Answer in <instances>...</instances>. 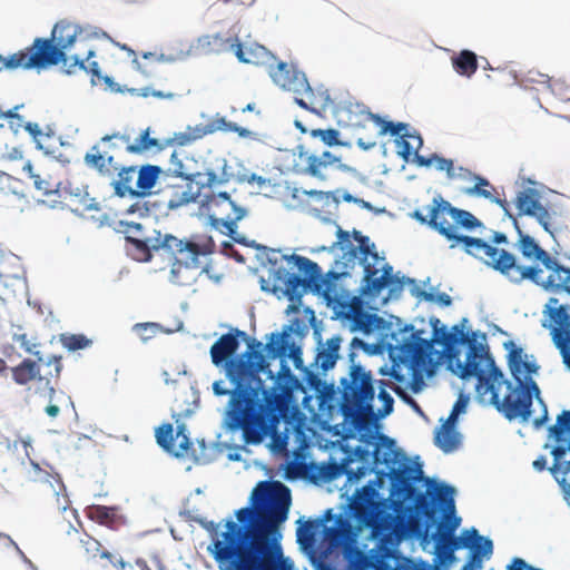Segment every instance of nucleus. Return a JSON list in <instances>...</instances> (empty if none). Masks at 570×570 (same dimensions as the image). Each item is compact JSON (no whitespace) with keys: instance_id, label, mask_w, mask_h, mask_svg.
Returning <instances> with one entry per match:
<instances>
[{"instance_id":"1","label":"nucleus","mask_w":570,"mask_h":570,"mask_svg":"<svg viewBox=\"0 0 570 570\" xmlns=\"http://www.w3.org/2000/svg\"><path fill=\"white\" fill-rule=\"evenodd\" d=\"M358 460L363 465L362 476L376 473V479L370 480L367 487L383 514L391 518L392 512H395L406 520L413 519L417 522L414 534L422 551L435 553L446 537L461 525L462 518L455 502L459 490L454 484L432 475V492L416 487L411 494L406 489L409 480L400 472H392L389 490L393 499L389 500L383 493L386 484L384 480H379L384 471L376 470L382 463L380 455L365 449Z\"/></svg>"},{"instance_id":"2","label":"nucleus","mask_w":570,"mask_h":570,"mask_svg":"<svg viewBox=\"0 0 570 570\" xmlns=\"http://www.w3.org/2000/svg\"><path fill=\"white\" fill-rule=\"evenodd\" d=\"M282 259L286 261L288 268L281 266V269L272 274L275 275V283H283L284 288L277 295V299H287L289 304L285 308V314H296L303 307V297L312 294L317 297H325L322 289V267L314 261L297 255L295 253L284 254Z\"/></svg>"},{"instance_id":"3","label":"nucleus","mask_w":570,"mask_h":570,"mask_svg":"<svg viewBox=\"0 0 570 570\" xmlns=\"http://www.w3.org/2000/svg\"><path fill=\"white\" fill-rule=\"evenodd\" d=\"M524 281L546 293H570V266L561 263L546 249L539 257L538 264H522L515 255L509 282L520 285Z\"/></svg>"},{"instance_id":"4","label":"nucleus","mask_w":570,"mask_h":570,"mask_svg":"<svg viewBox=\"0 0 570 570\" xmlns=\"http://www.w3.org/2000/svg\"><path fill=\"white\" fill-rule=\"evenodd\" d=\"M524 281L546 293H570V266L561 263L546 249L539 257L538 264H522L515 255L509 282L520 285Z\"/></svg>"},{"instance_id":"5","label":"nucleus","mask_w":570,"mask_h":570,"mask_svg":"<svg viewBox=\"0 0 570 570\" xmlns=\"http://www.w3.org/2000/svg\"><path fill=\"white\" fill-rule=\"evenodd\" d=\"M248 57L246 63L268 65L267 72L273 83L284 91H291L297 95L306 94L309 98L315 92L307 76L298 69L294 62L277 60L276 56L265 46L256 43L247 48Z\"/></svg>"},{"instance_id":"6","label":"nucleus","mask_w":570,"mask_h":570,"mask_svg":"<svg viewBox=\"0 0 570 570\" xmlns=\"http://www.w3.org/2000/svg\"><path fill=\"white\" fill-rule=\"evenodd\" d=\"M452 236L454 239L453 243L450 244V248L459 247L466 255L482 261L485 266L499 273L508 281L511 278V269L515 261V254L504 248L490 246V243L485 238L456 234Z\"/></svg>"},{"instance_id":"7","label":"nucleus","mask_w":570,"mask_h":570,"mask_svg":"<svg viewBox=\"0 0 570 570\" xmlns=\"http://www.w3.org/2000/svg\"><path fill=\"white\" fill-rule=\"evenodd\" d=\"M82 33V27L72 23L67 19L57 21L48 37H37V53H41L48 69L58 66L76 45L78 37Z\"/></svg>"},{"instance_id":"8","label":"nucleus","mask_w":570,"mask_h":570,"mask_svg":"<svg viewBox=\"0 0 570 570\" xmlns=\"http://www.w3.org/2000/svg\"><path fill=\"white\" fill-rule=\"evenodd\" d=\"M424 334H417L413 345L405 353L409 355L406 363L407 376L401 374L399 382L406 384L413 394H420L425 389V380L435 375V368L431 361L433 340L424 337Z\"/></svg>"},{"instance_id":"9","label":"nucleus","mask_w":570,"mask_h":570,"mask_svg":"<svg viewBox=\"0 0 570 570\" xmlns=\"http://www.w3.org/2000/svg\"><path fill=\"white\" fill-rule=\"evenodd\" d=\"M228 327L227 333L222 334L209 347V356L215 367L225 371V377L237 389V352L239 345L247 337V333L228 324H220Z\"/></svg>"},{"instance_id":"10","label":"nucleus","mask_w":570,"mask_h":570,"mask_svg":"<svg viewBox=\"0 0 570 570\" xmlns=\"http://www.w3.org/2000/svg\"><path fill=\"white\" fill-rule=\"evenodd\" d=\"M307 334V324L299 317H293L286 324H283L281 331L265 334L264 340L279 338V357L291 360L294 367L303 371L306 376L307 366L304 365L303 340Z\"/></svg>"},{"instance_id":"11","label":"nucleus","mask_w":570,"mask_h":570,"mask_svg":"<svg viewBox=\"0 0 570 570\" xmlns=\"http://www.w3.org/2000/svg\"><path fill=\"white\" fill-rule=\"evenodd\" d=\"M375 283L377 284L376 286L360 294L362 307L370 309L372 316H375L379 312V306L375 304V301L381 296L383 291H386V295L381 297V305L385 306L390 302L399 301L405 287L409 288L410 295L416 298L417 293H414L413 289L419 291L420 287L417 279L406 276L400 271L396 272V276H392L383 283H379V281H375Z\"/></svg>"},{"instance_id":"12","label":"nucleus","mask_w":570,"mask_h":570,"mask_svg":"<svg viewBox=\"0 0 570 570\" xmlns=\"http://www.w3.org/2000/svg\"><path fill=\"white\" fill-rule=\"evenodd\" d=\"M292 508V489L285 483H279L276 489V504L274 514L276 517V527L266 535V540L271 546V552L274 558L281 559L285 570H298L291 557L283 553V524L289 518Z\"/></svg>"},{"instance_id":"13","label":"nucleus","mask_w":570,"mask_h":570,"mask_svg":"<svg viewBox=\"0 0 570 570\" xmlns=\"http://www.w3.org/2000/svg\"><path fill=\"white\" fill-rule=\"evenodd\" d=\"M334 262L326 273L322 272V289L325 292V297H320L326 307L336 309L341 305V297L348 299L351 303L362 307V298L358 294V287L348 289L345 287L344 282L352 277L348 271H337Z\"/></svg>"},{"instance_id":"14","label":"nucleus","mask_w":570,"mask_h":570,"mask_svg":"<svg viewBox=\"0 0 570 570\" xmlns=\"http://www.w3.org/2000/svg\"><path fill=\"white\" fill-rule=\"evenodd\" d=\"M127 244L131 245L140 254L138 258L141 263H151L154 253L164 252L170 259L178 258L175 252L177 237L170 233L163 234L160 229L154 228L150 237H136L128 233L125 235Z\"/></svg>"},{"instance_id":"15","label":"nucleus","mask_w":570,"mask_h":570,"mask_svg":"<svg viewBox=\"0 0 570 570\" xmlns=\"http://www.w3.org/2000/svg\"><path fill=\"white\" fill-rule=\"evenodd\" d=\"M127 244L131 245L140 254L138 258L141 263H151L154 253L164 252L170 259L178 258L175 252L177 237L170 233L163 234L160 229L154 228L150 237H136L128 233L125 235Z\"/></svg>"},{"instance_id":"16","label":"nucleus","mask_w":570,"mask_h":570,"mask_svg":"<svg viewBox=\"0 0 570 570\" xmlns=\"http://www.w3.org/2000/svg\"><path fill=\"white\" fill-rule=\"evenodd\" d=\"M360 114L368 115V119L374 124L375 127L379 128V137H383L386 135L393 137V141L396 146L397 157H400L405 164H412V157H414L419 150L414 148L409 140L405 139L404 136L407 134L406 125L404 121L391 120L387 116L374 114L368 109H364L360 111Z\"/></svg>"},{"instance_id":"17","label":"nucleus","mask_w":570,"mask_h":570,"mask_svg":"<svg viewBox=\"0 0 570 570\" xmlns=\"http://www.w3.org/2000/svg\"><path fill=\"white\" fill-rule=\"evenodd\" d=\"M342 342V335L334 334L322 345H315L313 362L306 368V381L308 383L320 382L336 366L342 357L340 354Z\"/></svg>"},{"instance_id":"18","label":"nucleus","mask_w":570,"mask_h":570,"mask_svg":"<svg viewBox=\"0 0 570 570\" xmlns=\"http://www.w3.org/2000/svg\"><path fill=\"white\" fill-rule=\"evenodd\" d=\"M509 383L513 382L508 380L504 373L476 380L474 401L482 406H492L502 414L510 400Z\"/></svg>"},{"instance_id":"19","label":"nucleus","mask_w":570,"mask_h":570,"mask_svg":"<svg viewBox=\"0 0 570 570\" xmlns=\"http://www.w3.org/2000/svg\"><path fill=\"white\" fill-rule=\"evenodd\" d=\"M474 335L476 336V345L468 351V361L470 363L468 373L475 380L503 374L502 368L497 365L495 358L490 351L487 333L475 330Z\"/></svg>"},{"instance_id":"20","label":"nucleus","mask_w":570,"mask_h":570,"mask_svg":"<svg viewBox=\"0 0 570 570\" xmlns=\"http://www.w3.org/2000/svg\"><path fill=\"white\" fill-rule=\"evenodd\" d=\"M541 326L550 331L551 341L570 343V305L559 304V299L550 296L542 309Z\"/></svg>"},{"instance_id":"21","label":"nucleus","mask_w":570,"mask_h":570,"mask_svg":"<svg viewBox=\"0 0 570 570\" xmlns=\"http://www.w3.org/2000/svg\"><path fill=\"white\" fill-rule=\"evenodd\" d=\"M478 228H485L484 224L471 212L453 206L444 199L443 217L440 236L450 244L453 243V234L463 235L460 229L473 233Z\"/></svg>"},{"instance_id":"22","label":"nucleus","mask_w":570,"mask_h":570,"mask_svg":"<svg viewBox=\"0 0 570 570\" xmlns=\"http://www.w3.org/2000/svg\"><path fill=\"white\" fill-rule=\"evenodd\" d=\"M372 317L380 335L394 341L403 353H406L409 347L413 345V341L417 334L426 333L424 328H417L413 323L405 322L403 318L393 314H391L389 318L377 315Z\"/></svg>"},{"instance_id":"23","label":"nucleus","mask_w":570,"mask_h":570,"mask_svg":"<svg viewBox=\"0 0 570 570\" xmlns=\"http://www.w3.org/2000/svg\"><path fill=\"white\" fill-rule=\"evenodd\" d=\"M340 386L342 396L348 400L351 404V409H347L346 405L342 407L344 414L345 412L370 413L374 411L377 383H367L365 384L366 389L362 390V386L354 384L348 377L343 376L340 379Z\"/></svg>"},{"instance_id":"24","label":"nucleus","mask_w":570,"mask_h":570,"mask_svg":"<svg viewBox=\"0 0 570 570\" xmlns=\"http://www.w3.org/2000/svg\"><path fill=\"white\" fill-rule=\"evenodd\" d=\"M442 347L446 348V355L444 360V368L451 375L461 380L462 383H468L472 380V375L468 373V351L474 348L476 345V336L473 334L470 337V342H456V343H440Z\"/></svg>"},{"instance_id":"25","label":"nucleus","mask_w":570,"mask_h":570,"mask_svg":"<svg viewBox=\"0 0 570 570\" xmlns=\"http://www.w3.org/2000/svg\"><path fill=\"white\" fill-rule=\"evenodd\" d=\"M278 341L279 338H273L271 341L265 340V343H263L247 334L245 341L242 342L246 345V350L240 352L237 357V389L245 383L247 368L267 356L272 348H278Z\"/></svg>"},{"instance_id":"26","label":"nucleus","mask_w":570,"mask_h":570,"mask_svg":"<svg viewBox=\"0 0 570 570\" xmlns=\"http://www.w3.org/2000/svg\"><path fill=\"white\" fill-rule=\"evenodd\" d=\"M0 72L22 70H35L37 73L49 70L41 53H37L36 39L32 43L16 53L3 56L0 53Z\"/></svg>"},{"instance_id":"27","label":"nucleus","mask_w":570,"mask_h":570,"mask_svg":"<svg viewBox=\"0 0 570 570\" xmlns=\"http://www.w3.org/2000/svg\"><path fill=\"white\" fill-rule=\"evenodd\" d=\"M547 438L542 448L550 454L570 453V409H563L556 416V423L548 426Z\"/></svg>"},{"instance_id":"28","label":"nucleus","mask_w":570,"mask_h":570,"mask_svg":"<svg viewBox=\"0 0 570 570\" xmlns=\"http://www.w3.org/2000/svg\"><path fill=\"white\" fill-rule=\"evenodd\" d=\"M463 546L471 549L472 564L475 570H482L483 562L493 554V540L489 535L480 534L475 527L464 528L461 531Z\"/></svg>"},{"instance_id":"29","label":"nucleus","mask_w":570,"mask_h":570,"mask_svg":"<svg viewBox=\"0 0 570 570\" xmlns=\"http://www.w3.org/2000/svg\"><path fill=\"white\" fill-rule=\"evenodd\" d=\"M164 168L155 164H142L137 166V179L135 187V199H146L153 195H159L161 188L155 189L159 184Z\"/></svg>"},{"instance_id":"30","label":"nucleus","mask_w":570,"mask_h":570,"mask_svg":"<svg viewBox=\"0 0 570 570\" xmlns=\"http://www.w3.org/2000/svg\"><path fill=\"white\" fill-rule=\"evenodd\" d=\"M212 389L215 396L220 397L229 395V400L223 414L222 428L227 433L235 434L240 428V401H235V394L226 387L223 380H216L213 383Z\"/></svg>"},{"instance_id":"31","label":"nucleus","mask_w":570,"mask_h":570,"mask_svg":"<svg viewBox=\"0 0 570 570\" xmlns=\"http://www.w3.org/2000/svg\"><path fill=\"white\" fill-rule=\"evenodd\" d=\"M341 156H336L330 150H324L321 156L315 154H311L307 156V165L302 167L298 163L294 161L291 170L294 174H304L308 175L313 178H316L321 181H325L327 179V175L323 173L322 168H327L328 166H333L334 164H340Z\"/></svg>"},{"instance_id":"32","label":"nucleus","mask_w":570,"mask_h":570,"mask_svg":"<svg viewBox=\"0 0 570 570\" xmlns=\"http://www.w3.org/2000/svg\"><path fill=\"white\" fill-rule=\"evenodd\" d=\"M279 357V348H272L269 354L262 358L258 362H255L249 368H247L245 382L249 384L255 382L258 390L263 392L264 395L271 393V387L265 384V381L258 376V374H263L267 380L276 382L278 376L271 368L273 361Z\"/></svg>"},{"instance_id":"33","label":"nucleus","mask_w":570,"mask_h":570,"mask_svg":"<svg viewBox=\"0 0 570 570\" xmlns=\"http://www.w3.org/2000/svg\"><path fill=\"white\" fill-rule=\"evenodd\" d=\"M244 552L253 559L250 570H274L275 560L267 540L255 541L253 534L245 537Z\"/></svg>"},{"instance_id":"34","label":"nucleus","mask_w":570,"mask_h":570,"mask_svg":"<svg viewBox=\"0 0 570 570\" xmlns=\"http://www.w3.org/2000/svg\"><path fill=\"white\" fill-rule=\"evenodd\" d=\"M443 206L444 198L441 194H436L431 203L425 206L428 212L426 215L423 214L420 207L414 208L407 215L410 218L415 220L421 226H425L433 232H436L440 235L442 217H443Z\"/></svg>"},{"instance_id":"35","label":"nucleus","mask_w":570,"mask_h":570,"mask_svg":"<svg viewBox=\"0 0 570 570\" xmlns=\"http://www.w3.org/2000/svg\"><path fill=\"white\" fill-rule=\"evenodd\" d=\"M512 399L509 400L502 415L509 422L518 420L521 424H528L533 419V402L530 397L519 393H509Z\"/></svg>"},{"instance_id":"36","label":"nucleus","mask_w":570,"mask_h":570,"mask_svg":"<svg viewBox=\"0 0 570 570\" xmlns=\"http://www.w3.org/2000/svg\"><path fill=\"white\" fill-rule=\"evenodd\" d=\"M550 455L552 458V465L549 468V473L560 487L563 500L570 505V453H554Z\"/></svg>"},{"instance_id":"37","label":"nucleus","mask_w":570,"mask_h":570,"mask_svg":"<svg viewBox=\"0 0 570 570\" xmlns=\"http://www.w3.org/2000/svg\"><path fill=\"white\" fill-rule=\"evenodd\" d=\"M513 204L518 209V217H531L543 205L541 203V193L532 187H527L517 193Z\"/></svg>"},{"instance_id":"38","label":"nucleus","mask_w":570,"mask_h":570,"mask_svg":"<svg viewBox=\"0 0 570 570\" xmlns=\"http://www.w3.org/2000/svg\"><path fill=\"white\" fill-rule=\"evenodd\" d=\"M463 434L460 430H452L445 426H436L433 431V443L444 454L456 451L463 442Z\"/></svg>"},{"instance_id":"39","label":"nucleus","mask_w":570,"mask_h":570,"mask_svg":"<svg viewBox=\"0 0 570 570\" xmlns=\"http://www.w3.org/2000/svg\"><path fill=\"white\" fill-rule=\"evenodd\" d=\"M137 170V165L122 166L118 170V179H112L110 186L114 189V196L118 198L129 197L135 199V187L131 186L132 174Z\"/></svg>"},{"instance_id":"40","label":"nucleus","mask_w":570,"mask_h":570,"mask_svg":"<svg viewBox=\"0 0 570 570\" xmlns=\"http://www.w3.org/2000/svg\"><path fill=\"white\" fill-rule=\"evenodd\" d=\"M11 372L13 381L19 385H26L33 380L42 382L46 379L41 375L38 363L31 358L22 360Z\"/></svg>"},{"instance_id":"41","label":"nucleus","mask_w":570,"mask_h":570,"mask_svg":"<svg viewBox=\"0 0 570 570\" xmlns=\"http://www.w3.org/2000/svg\"><path fill=\"white\" fill-rule=\"evenodd\" d=\"M453 69L463 77H472L479 67V56L469 49H463L451 58Z\"/></svg>"},{"instance_id":"42","label":"nucleus","mask_w":570,"mask_h":570,"mask_svg":"<svg viewBox=\"0 0 570 570\" xmlns=\"http://www.w3.org/2000/svg\"><path fill=\"white\" fill-rule=\"evenodd\" d=\"M513 248L521 254L523 259L531 264H538V259L544 250L539 240L530 234L521 235L520 238H517Z\"/></svg>"},{"instance_id":"43","label":"nucleus","mask_w":570,"mask_h":570,"mask_svg":"<svg viewBox=\"0 0 570 570\" xmlns=\"http://www.w3.org/2000/svg\"><path fill=\"white\" fill-rule=\"evenodd\" d=\"M118 505H92V518L110 528H117L126 522V517L119 512Z\"/></svg>"},{"instance_id":"44","label":"nucleus","mask_w":570,"mask_h":570,"mask_svg":"<svg viewBox=\"0 0 570 570\" xmlns=\"http://www.w3.org/2000/svg\"><path fill=\"white\" fill-rule=\"evenodd\" d=\"M396 276V272L394 273L393 266L390 263H384L380 269L371 268L370 271H365L362 274V279L358 286V294L366 292L368 288L376 286L379 283H383L387 278Z\"/></svg>"},{"instance_id":"45","label":"nucleus","mask_w":570,"mask_h":570,"mask_svg":"<svg viewBox=\"0 0 570 570\" xmlns=\"http://www.w3.org/2000/svg\"><path fill=\"white\" fill-rule=\"evenodd\" d=\"M266 481H258L248 495L247 504L245 507L234 510L233 515H230L233 518L234 523H237L244 528L243 537H249L252 534V519L249 517V510L254 509L256 504L255 492L257 488L264 485Z\"/></svg>"},{"instance_id":"46","label":"nucleus","mask_w":570,"mask_h":570,"mask_svg":"<svg viewBox=\"0 0 570 570\" xmlns=\"http://www.w3.org/2000/svg\"><path fill=\"white\" fill-rule=\"evenodd\" d=\"M194 216L198 219H204L205 227H209L212 230L219 232L229 237L234 234L235 229H238V225L233 224V219L229 215L226 217H217L214 213L204 215L203 212H198L195 213Z\"/></svg>"},{"instance_id":"47","label":"nucleus","mask_w":570,"mask_h":570,"mask_svg":"<svg viewBox=\"0 0 570 570\" xmlns=\"http://www.w3.org/2000/svg\"><path fill=\"white\" fill-rule=\"evenodd\" d=\"M413 291L417 293L416 299L419 303L426 302L441 308L450 307L453 303V298L448 293L440 291V284L430 286L429 289H424L420 286L419 291Z\"/></svg>"},{"instance_id":"48","label":"nucleus","mask_w":570,"mask_h":570,"mask_svg":"<svg viewBox=\"0 0 570 570\" xmlns=\"http://www.w3.org/2000/svg\"><path fill=\"white\" fill-rule=\"evenodd\" d=\"M222 165L218 167L219 174L213 167H206L204 174L206 175V184L209 189L217 186H225L234 178V173L230 170L228 163L225 158L220 159Z\"/></svg>"},{"instance_id":"49","label":"nucleus","mask_w":570,"mask_h":570,"mask_svg":"<svg viewBox=\"0 0 570 570\" xmlns=\"http://www.w3.org/2000/svg\"><path fill=\"white\" fill-rule=\"evenodd\" d=\"M513 370V374H510L511 379L515 383H520L529 377L538 376L540 365L533 354H527V357H522V362L517 363Z\"/></svg>"},{"instance_id":"50","label":"nucleus","mask_w":570,"mask_h":570,"mask_svg":"<svg viewBox=\"0 0 570 570\" xmlns=\"http://www.w3.org/2000/svg\"><path fill=\"white\" fill-rule=\"evenodd\" d=\"M153 132L150 127L142 129L131 144L126 146V151L131 155H144L148 151L155 153V137H151Z\"/></svg>"},{"instance_id":"51","label":"nucleus","mask_w":570,"mask_h":570,"mask_svg":"<svg viewBox=\"0 0 570 570\" xmlns=\"http://www.w3.org/2000/svg\"><path fill=\"white\" fill-rule=\"evenodd\" d=\"M519 391L524 396H528L530 400L537 402V404H541L543 401V397L541 396V389L532 377H529L520 383H509L508 393H519Z\"/></svg>"},{"instance_id":"52","label":"nucleus","mask_w":570,"mask_h":570,"mask_svg":"<svg viewBox=\"0 0 570 570\" xmlns=\"http://www.w3.org/2000/svg\"><path fill=\"white\" fill-rule=\"evenodd\" d=\"M156 444L166 453L174 451L176 436L171 423L163 422L155 428Z\"/></svg>"},{"instance_id":"53","label":"nucleus","mask_w":570,"mask_h":570,"mask_svg":"<svg viewBox=\"0 0 570 570\" xmlns=\"http://www.w3.org/2000/svg\"><path fill=\"white\" fill-rule=\"evenodd\" d=\"M59 341L69 353L82 351L91 347L92 345V340L88 338L85 334L81 333H61L59 335Z\"/></svg>"},{"instance_id":"54","label":"nucleus","mask_w":570,"mask_h":570,"mask_svg":"<svg viewBox=\"0 0 570 570\" xmlns=\"http://www.w3.org/2000/svg\"><path fill=\"white\" fill-rule=\"evenodd\" d=\"M83 163L89 168L98 171L101 176L110 175V170L106 167V155L100 153L99 144L94 145L85 155Z\"/></svg>"},{"instance_id":"55","label":"nucleus","mask_w":570,"mask_h":570,"mask_svg":"<svg viewBox=\"0 0 570 570\" xmlns=\"http://www.w3.org/2000/svg\"><path fill=\"white\" fill-rule=\"evenodd\" d=\"M503 350L507 352L505 358L508 364V371L513 374V368L517 363L522 362V357H527L524 348L517 345L513 340H507L502 343Z\"/></svg>"},{"instance_id":"56","label":"nucleus","mask_w":570,"mask_h":570,"mask_svg":"<svg viewBox=\"0 0 570 570\" xmlns=\"http://www.w3.org/2000/svg\"><path fill=\"white\" fill-rule=\"evenodd\" d=\"M377 399L382 403V407L379 410L376 415L380 419H385L390 416L394 411V399L393 396L387 392L386 384L382 380H377Z\"/></svg>"},{"instance_id":"57","label":"nucleus","mask_w":570,"mask_h":570,"mask_svg":"<svg viewBox=\"0 0 570 570\" xmlns=\"http://www.w3.org/2000/svg\"><path fill=\"white\" fill-rule=\"evenodd\" d=\"M132 331L139 335L142 343H147L150 338H153L158 332H165L167 334L173 333L171 330L164 328L159 323L154 322H144L136 323L132 326Z\"/></svg>"},{"instance_id":"58","label":"nucleus","mask_w":570,"mask_h":570,"mask_svg":"<svg viewBox=\"0 0 570 570\" xmlns=\"http://www.w3.org/2000/svg\"><path fill=\"white\" fill-rule=\"evenodd\" d=\"M341 258L351 262V264H357L363 268V273L371 269L368 264V253L365 252L364 246H356L354 244V248H348L347 250L342 252Z\"/></svg>"},{"instance_id":"59","label":"nucleus","mask_w":570,"mask_h":570,"mask_svg":"<svg viewBox=\"0 0 570 570\" xmlns=\"http://www.w3.org/2000/svg\"><path fill=\"white\" fill-rule=\"evenodd\" d=\"M556 215V212L551 213L547 206H542L535 214L531 216L534 218L537 223L542 227V229L548 233L553 240H556L557 232L561 230V227L552 226V216Z\"/></svg>"},{"instance_id":"60","label":"nucleus","mask_w":570,"mask_h":570,"mask_svg":"<svg viewBox=\"0 0 570 570\" xmlns=\"http://www.w3.org/2000/svg\"><path fill=\"white\" fill-rule=\"evenodd\" d=\"M85 61L86 59H82L78 53H72L70 56L66 53L65 59L58 62V66H60L61 73L66 76H75L78 71H82V69H85Z\"/></svg>"},{"instance_id":"61","label":"nucleus","mask_w":570,"mask_h":570,"mask_svg":"<svg viewBox=\"0 0 570 570\" xmlns=\"http://www.w3.org/2000/svg\"><path fill=\"white\" fill-rule=\"evenodd\" d=\"M461 191L464 195L470 196V197L484 198V199L489 200L490 203L495 204L500 208H504L508 205L504 199H501V198L494 196L491 191H489L484 187L480 188L476 186H468V187H463L461 189Z\"/></svg>"},{"instance_id":"62","label":"nucleus","mask_w":570,"mask_h":570,"mask_svg":"<svg viewBox=\"0 0 570 570\" xmlns=\"http://www.w3.org/2000/svg\"><path fill=\"white\" fill-rule=\"evenodd\" d=\"M452 387L455 389V401L452 404V413H459V415H464L468 413V409L471 402L470 393H466L464 386H458L454 382L452 383Z\"/></svg>"},{"instance_id":"63","label":"nucleus","mask_w":570,"mask_h":570,"mask_svg":"<svg viewBox=\"0 0 570 570\" xmlns=\"http://www.w3.org/2000/svg\"><path fill=\"white\" fill-rule=\"evenodd\" d=\"M350 379L354 384L358 386H363L367 383H376L377 380L374 379L371 371H366L365 367L358 362L356 365L350 367L348 372Z\"/></svg>"},{"instance_id":"64","label":"nucleus","mask_w":570,"mask_h":570,"mask_svg":"<svg viewBox=\"0 0 570 570\" xmlns=\"http://www.w3.org/2000/svg\"><path fill=\"white\" fill-rule=\"evenodd\" d=\"M309 135L312 138L320 139L328 148H334L335 140L341 136V132L336 128L328 127L326 129H322V128L311 129Z\"/></svg>"}]
</instances>
